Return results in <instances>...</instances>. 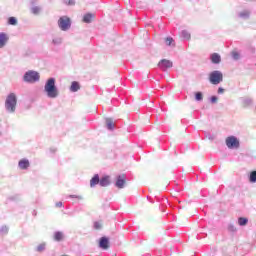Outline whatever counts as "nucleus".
Masks as SVG:
<instances>
[{
    "label": "nucleus",
    "mask_w": 256,
    "mask_h": 256,
    "mask_svg": "<svg viewBox=\"0 0 256 256\" xmlns=\"http://www.w3.org/2000/svg\"><path fill=\"white\" fill-rule=\"evenodd\" d=\"M44 91L47 97L55 99L59 95V89L56 85L55 78H48L44 85Z\"/></svg>",
    "instance_id": "f257e3e1"
},
{
    "label": "nucleus",
    "mask_w": 256,
    "mask_h": 256,
    "mask_svg": "<svg viewBox=\"0 0 256 256\" xmlns=\"http://www.w3.org/2000/svg\"><path fill=\"white\" fill-rule=\"evenodd\" d=\"M5 108L8 113H14L17 109V95L14 92H11L7 95L5 101Z\"/></svg>",
    "instance_id": "f03ea898"
},
{
    "label": "nucleus",
    "mask_w": 256,
    "mask_h": 256,
    "mask_svg": "<svg viewBox=\"0 0 256 256\" xmlns=\"http://www.w3.org/2000/svg\"><path fill=\"white\" fill-rule=\"evenodd\" d=\"M72 25L71 18L69 16H61L58 20V27L62 32H67L70 30Z\"/></svg>",
    "instance_id": "7ed1b4c3"
},
{
    "label": "nucleus",
    "mask_w": 256,
    "mask_h": 256,
    "mask_svg": "<svg viewBox=\"0 0 256 256\" xmlns=\"http://www.w3.org/2000/svg\"><path fill=\"white\" fill-rule=\"evenodd\" d=\"M40 74L39 72H35V70H29L28 72H25L23 76V81H26V83H35L36 81H39Z\"/></svg>",
    "instance_id": "20e7f679"
},
{
    "label": "nucleus",
    "mask_w": 256,
    "mask_h": 256,
    "mask_svg": "<svg viewBox=\"0 0 256 256\" xmlns=\"http://www.w3.org/2000/svg\"><path fill=\"white\" fill-rule=\"evenodd\" d=\"M209 81L210 83H213V85H218L221 83V81H223L222 72H220V70H214L213 72H210Z\"/></svg>",
    "instance_id": "39448f33"
},
{
    "label": "nucleus",
    "mask_w": 256,
    "mask_h": 256,
    "mask_svg": "<svg viewBox=\"0 0 256 256\" xmlns=\"http://www.w3.org/2000/svg\"><path fill=\"white\" fill-rule=\"evenodd\" d=\"M226 145L229 149H239L240 141L235 135H230L226 139Z\"/></svg>",
    "instance_id": "423d86ee"
},
{
    "label": "nucleus",
    "mask_w": 256,
    "mask_h": 256,
    "mask_svg": "<svg viewBox=\"0 0 256 256\" xmlns=\"http://www.w3.org/2000/svg\"><path fill=\"white\" fill-rule=\"evenodd\" d=\"M110 246V238L108 236H101L99 238V247L103 250H108Z\"/></svg>",
    "instance_id": "0eeeda50"
},
{
    "label": "nucleus",
    "mask_w": 256,
    "mask_h": 256,
    "mask_svg": "<svg viewBox=\"0 0 256 256\" xmlns=\"http://www.w3.org/2000/svg\"><path fill=\"white\" fill-rule=\"evenodd\" d=\"M173 62H171V60H160L158 67H160V69H162V71H167V69H170V67H173Z\"/></svg>",
    "instance_id": "6e6552de"
},
{
    "label": "nucleus",
    "mask_w": 256,
    "mask_h": 256,
    "mask_svg": "<svg viewBox=\"0 0 256 256\" xmlns=\"http://www.w3.org/2000/svg\"><path fill=\"white\" fill-rule=\"evenodd\" d=\"M111 185V177L109 175H104L100 179V187H109Z\"/></svg>",
    "instance_id": "1a4fd4ad"
},
{
    "label": "nucleus",
    "mask_w": 256,
    "mask_h": 256,
    "mask_svg": "<svg viewBox=\"0 0 256 256\" xmlns=\"http://www.w3.org/2000/svg\"><path fill=\"white\" fill-rule=\"evenodd\" d=\"M125 183H126V179L124 177H121V175H119L116 179V183H115V186L118 188V189H124L125 187Z\"/></svg>",
    "instance_id": "9d476101"
},
{
    "label": "nucleus",
    "mask_w": 256,
    "mask_h": 256,
    "mask_svg": "<svg viewBox=\"0 0 256 256\" xmlns=\"http://www.w3.org/2000/svg\"><path fill=\"white\" fill-rule=\"evenodd\" d=\"M9 38L5 32L0 33V48H4L8 42Z\"/></svg>",
    "instance_id": "9b49d317"
},
{
    "label": "nucleus",
    "mask_w": 256,
    "mask_h": 256,
    "mask_svg": "<svg viewBox=\"0 0 256 256\" xmlns=\"http://www.w3.org/2000/svg\"><path fill=\"white\" fill-rule=\"evenodd\" d=\"M18 166L20 169H23V170L29 169V167H30L29 159H21L18 163Z\"/></svg>",
    "instance_id": "f8f14e48"
},
{
    "label": "nucleus",
    "mask_w": 256,
    "mask_h": 256,
    "mask_svg": "<svg viewBox=\"0 0 256 256\" xmlns=\"http://www.w3.org/2000/svg\"><path fill=\"white\" fill-rule=\"evenodd\" d=\"M100 177L99 174L97 173L96 175H94V177H92V179L90 180V187H96V185H100Z\"/></svg>",
    "instance_id": "ddd939ff"
},
{
    "label": "nucleus",
    "mask_w": 256,
    "mask_h": 256,
    "mask_svg": "<svg viewBox=\"0 0 256 256\" xmlns=\"http://www.w3.org/2000/svg\"><path fill=\"white\" fill-rule=\"evenodd\" d=\"M32 7H31V12L32 14H39L40 13V6H35V4H37V0H31L30 1Z\"/></svg>",
    "instance_id": "4468645a"
},
{
    "label": "nucleus",
    "mask_w": 256,
    "mask_h": 256,
    "mask_svg": "<svg viewBox=\"0 0 256 256\" xmlns=\"http://www.w3.org/2000/svg\"><path fill=\"white\" fill-rule=\"evenodd\" d=\"M251 12L249 10H242V12H238V17L243 20H248L250 18Z\"/></svg>",
    "instance_id": "2eb2a0df"
},
{
    "label": "nucleus",
    "mask_w": 256,
    "mask_h": 256,
    "mask_svg": "<svg viewBox=\"0 0 256 256\" xmlns=\"http://www.w3.org/2000/svg\"><path fill=\"white\" fill-rule=\"evenodd\" d=\"M210 60H211L212 64H220L221 56H220V54H216V53L211 54Z\"/></svg>",
    "instance_id": "dca6fc26"
},
{
    "label": "nucleus",
    "mask_w": 256,
    "mask_h": 256,
    "mask_svg": "<svg viewBox=\"0 0 256 256\" xmlns=\"http://www.w3.org/2000/svg\"><path fill=\"white\" fill-rule=\"evenodd\" d=\"M93 18H95L94 14H91V13L85 14L83 16V22H85L86 24H91Z\"/></svg>",
    "instance_id": "f3484780"
},
{
    "label": "nucleus",
    "mask_w": 256,
    "mask_h": 256,
    "mask_svg": "<svg viewBox=\"0 0 256 256\" xmlns=\"http://www.w3.org/2000/svg\"><path fill=\"white\" fill-rule=\"evenodd\" d=\"M63 238H64V234L63 232H61V230H56V232H54V240H56L57 242H61Z\"/></svg>",
    "instance_id": "a211bd4d"
},
{
    "label": "nucleus",
    "mask_w": 256,
    "mask_h": 256,
    "mask_svg": "<svg viewBox=\"0 0 256 256\" xmlns=\"http://www.w3.org/2000/svg\"><path fill=\"white\" fill-rule=\"evenodd\" d=\"M62 42H63V38H61L60 36H56L55 38L52 39L53 46H61Z\"/></svg>",
    "instance_id": "6ab92c4d"
},
{
    "label": "nucleus",
    "mask_w": 256,
    "mask_h": 256,
    "mask_svg": "<svg viewBox=\"0 0 256 256\" xmlns=\"http://www.w3.org/2000/svg\"><path fill=\"white\" fill-rule=\"evenodd\" d=\"M79 89H80L79 81H72L70 90L75 92V91H79Z\"/></svg>",
    "instance_id": "aec40b11"
},
{
    "label": "nucleus",
    "mask_w": 256,
    "mask_h": 256,
    "mask_svg": "<svg viewBox=\"0 0 256 256\" xmlns=\"http://www.w3.org/2000/svg\"><path fill=\"white\" fill-rule=\"evenodd\" d=\"M248 222H249V218H245V216H239L238 224L240 226H246V224H248Z\"/></svg>",
    "instance_id": "412c9836"
},
{
    "label": "nucleus",
    "mask_w": 256,
    "mask_h": 256,
    "mask_svg": "<svg viewBox=\"0 0 256 256\" xmlns=\"http://www.w3.org/2000/svg\"><path fill=\"white\" fill-rule=\"evenodd\" d=\"M106 125H107V129H109L110 131H113L115 129L113 119H110V118L106 119Z\"/></svg>",
    "instance_id": "4be33fe9"
},
{
    "label": "nucleus",
    "mask_w": 256,
    "mask_h": 256,
    "mask_svg": "<svg viewBox=\"0 0 256 256\" xmlns=\"http://www.w3.org/2000/svg\"><path fill=\"white\" fill-rule=\"evenodd\" d=\"M8 24L10 26H17L18 24L17 18H15V16H10V18H8Z\"/></svg>",
    "instance_id": "5701e85b"
},
{
    "label": "nucleus",
    "mask_w": 256,
    "mask_h": 256,
    "mask_svg": "<svg viewBox=\"0 0 256 256\" xmlns=\"http://www.w3.org/2000/svg\"><path fill=\"white\" fill-rule=\"evenodd\" d=\"M181 38H183L184 40H190L191 34H189L188 30H182Z\"/></svg>",
    "instance_id": "b1692460"
},
{
    "label": "nucleus",
    "mask_w": 256,
    "mask_h": 256,
    "mask_svg": "<svg viewBox=\"0 0 256 256\" xmlns=\"http://www.w3.org/2000/svg\"><path fill=\"white\" fill-rule=\"evenodd\" d=\"M165 44L166 46H175V40L174 38H171V36H169L168 38L165 39Z\"/></svg>",
    "instance_id": "393cba45"
},
{
    "label": "nucleus",
    "mask_w": 256,
    "mask_h": 256,
    "mask_svg": "<svg viewBox=\"0 0 256 256\" xmlns=\"http://www.w3.org/2000/svg\"><path fill=\"white\" fill-rule=\"evenodd\" d=\"M46 250V242H41V244H38L36 247V252H44Z\"/></svg>",
    "instance_id": "a878e982"
},
{
    "label": "nucleus",
    "mask_w": 256,
    "mask_h": 256,
    "mask_svg": "<svg viewBox=\"0 0 256 256\" xmlns=\"http://www.w3.org/2000/svg\"><path fill=\"white\" fill-rule=\"evenodd\" d=\"M249 181L250 183H256V171H251L249 175Z\"/></svg>",
    "instance_id": "bb28decb"
},
{
    "label": "nucleus",
    "mask_w": 256,
    "mask_h": 256,
    "mask_svg": "<svg viewBox=\"0 0 256 256\" xmlns=\"http://www.w3.org/2000/svg\"><path fill=\"white\" fill-rule=\"evenodd\" d=\"M195 99H196V101H203V93H202V91H196Z\"/></svg>",
    "instance_id": "cd10ccee"
},
{
    "label": "nucleus",
    "mask_w": 256,
    "mask_h": 256,
    "mask_svg": "<svg viewBox=\"0 0 256 256\" xmlns=\"http://www.w3.org/2000/svg\"><path fill=\"white\" fill-rule=\"evenodd\" d=\"M233 60H241V54L239 52H232Z\"/></svg>",
    "instance_id": "c85d7f7f"
},
{
    "label": "nucleus",
    "mask_w": 256,
    "mask_h": 256,
    "mask_svg": "<svg viewBox=\"0 0 256 256\" xmlns=\"http://www.w3.org/2000/svg\"><path fill=\"white\" fill-rule=\"evenodd\" d=\"M228 230L230 232H237V228H236L235 224H228Z\"/></svg>",
    "instance_id": "c756f323"
},
{
    "label": "nucleus",
    "mask_w": 256,
    "mask_h": 256,
    "mask_svg": "<svg viewBox=\"0 0 256 256\" xmlns=\"http://www.w3.org/2000/svg\"><path fill=\"white\" fill-rule=\"evenodd\" d=\"M8 230H9V228L6 225L1 226V228H0L1 234H7Z\"/></svg>",
    "instance_id": "7c9ffc66"
},
{
    "label": "nucleus",
    "mask_w": 256,
    "mask_h": 256,
    "mask_svg": "<svg viewBox=\"0 0 256 256\" xmlns=\"http://www.w3.org/2000/svg\"><path fill=\"white\" fill-rule=\"evenodd\" d=\"M69 199H78L79 201H82L83 197L81 195H69Z\"/></svg>",
    "instance_id": "2f4dec72"
},
{
    "label": "nucleus",
    "mask_w": 256,
    "mask_h": 256,
    "mask_svg": "<svg viewBox=\"0 0 256 256\" xmlns=\"http://www.w3.org/2000/svg\"><path fill=\"white\" fill-rule=\"evenodd\" d=\"M64 3L67 4V6H74L76 4L75 0H64Z\"/></svg>",
    "instance_id": "473e14b6"
},
{
    "label": "nucleus",
    "mask_w": 256,
    "mask_h": 256,
    "mask_svg": "<svg viewBox=\"0 0 256 256\" xmlns=\"http://www.w3.org/2000/svg\"><path fill=\"white\" fill-rule=\"evenodd\" d=\"M210 101H211V103H216V102L218 101L217 95H212V96L210 97Z\"/></svg>",
    "instance_id": "72a5a7b5"
},
{
    "label": "nucleus",
    "mask_w": 256,
    "mask_h": 256,
    "mask_svg": "<svg viewBox=\"0 0 256 256\" xmlns=\"http://www.w3.org/2000/svg\"><path fill=\"white\" fill-rule=\"evenodd\" d=\"M94 228H96V229L101 228V222H99V221L94 222Z\"/></svg>",
    "instance_id": "f704fd0d"
},
{
    "label": "nucleus",
    "mask_w": 256,
    "mask_h": 256,
    "mask_svg": "<svg viewBox=\"0 0 256 256\" xmlns=\"http://www.w3.org/2000/svg\"><path fill=\"white\" fill-rule=\"evenodd\" d=\"M218 93H224V87H218Z\"/></svg>",
    "instance_id": "c9c22d12"
},
{
    "label": "nucleus",
    "mask_w": 256,
    "mask_h": 256,
    "mask_svg": "<svg viewBox=\"0 0 256 256\" xmlns=\"http://www.w3.org/2000/svg\"><path fill=\"white\" fill-rule=\"evenodd\" d=\"M56 207H63L62 201H59L58 203H56Z\"/></svg>",
    "instance_id": "e433bc0d"
},
{
    "label": "nucleus",
    "mask_w": 256,
    "mask_h": 256,
    "mask_svg": "<svg viewBox=\"0 0 256 256\" xmlns=\"http://www.w3.org/2000/svg\"><path fill=\"white\" fill-rule=\"evenodd\" d=\"M50 151H52V153H55V151H57V149H50Z\"/></svg>",
    "instance_id": "4c0bfd02"
},
{
    "label": "nucleus",
    "mask_w": 256,
    "mask_h": 256,
    "mask_svg": "<svg viewBox=\"0 0 256 256\" xmlns=\"http://www.w3.org/2000/svg\"><path fill=\"white\" fill-rule=\"evenodd\" d=\"M62 256H68V254H62Z\"/></svg>",
    "instance_id": "58836bf2"
}]
</instances>
